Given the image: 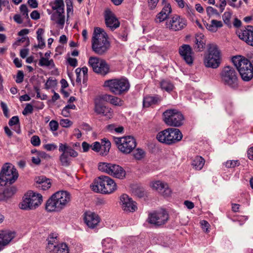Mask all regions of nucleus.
<instances>
[{
    "label": "nucleus",
    "instance_id": "nucleus-17",
    "mask_svg": "<svg viewBox=\"0 0 253 253\" xmlns=\"http://www.w3.org/2000/svg\"><path fill=\"white\" fill-rule=\"evenodd\" d=\"M239 38L248 45L253 46V26L248 25L237 31Z\"/></svg>",
    "mask_w": 253,
    "mask_h": 253
},
{
    "label": "nucleus",
    "instance_id": "nucleus-40",
    "mask_svg": "<svg viewBox=\"0 0 253 253\" xmlns=\"http://www.w3.org/2000/svg\"><path fill=\"white\" fill-rule=\"evenodd\" d=\"M64 4L63 2V0H55L54 3H53V5L52 6V8L53 10H56V11H58L60 10H64Z\"/></svg>",
    "mask_w": 253,
    "mask_h": 253
},
{
    "label": "nucleus",
    "instance_id": "nucleus-16",
    "mask_svg": "<svg viewBox=\"0 0 253 253\" xmlns=\"http://www.w3.org/2000/svg\"><path fill=\"white\" fill-rule=\"evenodd\" d=\"M187 25V20L178 15H173L166 22L167 27L174 31L181 30Z\"/></svg>",
    "mask_w": 253,
    "mask_h": 253
},
{
    "label": "nucleus",
    "instance_id": "nucleus-48",
    "mask_svg": "<svg viewBox=\"0 0 253 253\" xmlns=\"http://www.w3.org/2000/svg\"><path fill=\"white\" fill-rule=\"evenodd\" d=\"M207 14L211 17L212 15H219L217 10L211 6H208L206 9Z\"/></svg>",
    "mask_w": 253,
    "mask_h": 253
},
{
    "label": "nucleus",
    "instance_id": "nucleus-19",
    "mask_svg": "<svg viewBox=\"0 0 253 253\" xmlns=\"http://www.w3.org/2000/svg\"><path fill=\"white\" fill-rule=\"evenodd\" d=\"M178 52L182 59L189 65H192L193 63L192 54L193 51L191 46L189 44H184L180 46L178 49Z\"/></svg>",
    "mask_w": 253,
    "mask_h": 253
},
{
    "label": "nucleus",
    "instance_id": "nucleus-37",
    "mask_svg": "<svg viewBox=\"0 0 253 253\" xmlns=\"http://www.w3.org/2000/svg\"><path fill=\"white\" fill-rule=\"evenodd\" d=\"M44 30L42 28H39L37 31V39L39 41V43L38 45H35V47H39L40 48H43L45 46V42L44 40L42 38L41 35L43 33Z\"/></svg>",
    "mask_w": 253,
    "mask_h": 253
},
{
    "label": "nucleus",
    "instance_id": "nucleus-9",
    "mask_svg": "<svg viewBox=\"0 0 253 253\" xmlns=\"http://www.w3.org/2000/svg\"><path fill=\"white\" fill-rule=\"evenodd\" d=\"M46 241V251L50 253H69L68 247L66 243H59L57 233H51L48 235Z\"/></svg>",
    "mask_w": 253,
    "mask_h": 253
},
{
    "label": "nucleus",
    "instance_id": "nucleus-31",
    "mask_svg": "<svg viewBox=\"0 0 253 253\" xmlns=\"http://www.w3.org/2000/svg\"><path fill=\"white\" fill-rule=\"evenodd\" d=\"M84 221H100V218L94 212L91 211H85L83 215Z\"/></svg>",
    "mask_w": 253,
    "mask_h": 253
},
{
    "label": "nucleus",
    "instance_id": "nucleus-50",
    "mask_svg": "<svg viewBox=\"0 0 253 253\" xmlns=\"http://www.w3.org/2000/svg\"><path fill=\"white\" fill-rule=\"evenodd\" d=\"M73 123L68 119H61L60 125L64 127H68L72 125Z\"/></svg>",
    "mask_w": 253,
    "mask_h": 253
},
{
    "label": "nucleus",
    "instance_id": "nucleus-59",
    "mask_svg": "<svg viewBox=\"0 0 253 253\" xmlns=\"http://www.w3.org/2000/svg\"><path fill=\"white\" fill-rule=\"evenodd\" d=\"M90 147L93 151L99 152L101 149V144L98 142H95L90 146Z\"/></svg>",
    "mask_w": 253,
    "mask_h": 253
},
{
    "label": "nucleus",
    "instance_id": "nucleus-20",
    "mask_svg": "<svg viewBox=\"0 0 253 253\" xmlns=\"http://www.w3.org/2000/svg\"><path fill=\"white\" fill-rule=\"evenodd\" d=\"M120 203L123 210L126 212H134L137 209L135 202L126 194H123L120 197Z\"/></svg>",
    "mask_w": 253,
    "mask_h": 253
},
{
    "label": "nucleus",
    "instance_id": "nucleus-61",
    "mask_svg": "<svg viewBox=\"0 0 253 253\" xmlns=\"http://www.w3.org/2000/svg\"><path fill=\"white\" fill-rule=\"evenodd\" d=\"M67 61L70 66L75 67L78 65V61L76 58L69 57L68 58Z\"/></svg>",
    "mask_w": 253,
    "mask_h": 253
},
{
    "label": "nucleus",
    "instance_id": "nucleus-5",
    "mask_svg": "<svg viewBox=\"0 0 253 253\" xmlns=\"http://www.w3.org/2000/svg\"><path fill=\"white\" fill-rule=\"evenodd\" d=\"M116 184L108 176L101 175L94 181L92 190L102 194H110L116 189Z\"/></svg>",
    "mask_w": 253,
    "mask_h": 253
},
{
    "label": "nucleus",
    "instance_id": "nucleus-22",
    "mask_svg": "<svg viewBox=\"0 0 253 253\" xmlns=\"http://www.w3.org/2000/svg\"><path fill=\"white\" fill-rule=\"evenodd\" d=\"M15 232L9 230L0 231V251L15 237Z\"/></svg>",
    "mask_w": 253,
    "mask_h": 253
},
{
    "label": "nucleus",
    "instance_id": "nucleus-36",
    "mask_svg": "<svg viewBox=\"0 0 253 253\" xmlns=\"http://www.w3.org/2000/svg\"><path fill=\"white\" fill-rule=\"evenodd\" d=\"M112 164L113 163L106 162H100L98 165V169L100 171L109 174Z\"/></svg>",
    "mask_w": 253,
    "mask_h": 253
},
{
    "label": "nucleus",
    "instance_id": "nucleus-60",
    "mask_svg": "<svg viewBox=\"0 0 253 253\" xmlns=\"http://www.w3.org/2000/svg\"><path fill=\"white\" fill-rule=\"evenodd\" d=\"M200 226H201V228L204 230V231H205L206 232H209V228L210 227L209 222H200Z\"/></svg>",
    "mask_w": 253,
    "mask_h": 253
},
{
    "label": "nucleus",
    "instance_id": "nucleus-34",
    "mask_svg": "<svg viewBox=\"0 0 253 253\" xmlns=\"http://www.w3.org/2000/svg\"><path fill=\"white\" fill-rule=\"evenodd\" d=\"M205 160L201 156H197L193 160L192 165L197 170H201L204 164Z\"/></svg>",
    "mask_w": 253,
    "mask_h": 253
},
{
    "label": "nucleus",
    "instance_id": "nucleus-25",
    "mask_svg": "<svg viewBox=\"0 0 253 253\" xmlns=\"http://www.w3.org/2000/svg\"><path fill=\"white\" fill-rule=\"evenodd\" d=\"M204 35L202 34L196 35L193 40L194 43L193 49L196 52L202 51L205 48L206 41L204 39Z\"/></svg>",
    "mask_w": 253,
    "mask_h": 253
},
{
    "label": "nucleus",
    "instance_id": "nucleus-55",
    "mask_svg": "<svg viewBox=\"0 0 253 253\" xmlns=\"http://www.w3.org/2000/svg\"><path fill=\"white\" fill-rule=\"evenodd\" d=\"M159 0H148V4L149 9L153 10L155 9L159 2Z\"/></svg>",
    "mask_w": 253,
    "mask_h": 253
},
{
    "label": "nucleus",
    "instance_id": "nucleus-21",
    "mask_svg": "<svg viewBox=\"0 0 253 253\" xmlns=\"http://www.w3.org/2000/svg\"><path fill=\"white\" fill-rule=\"evenodd\" d=\"M169 215L168 212L164 209H161L159 211H153L150 212L148 214L147 221H167L169 220Z\"/></svg>",
    "mask_w": 253,
    "mask_h": 253
},
{
    "label": "nucleus",
    "instance_id": "nucleus-14",
    "mask_svg": "<svg viewBox=\"0 0 253 253\" xmlns=\"http://www.w3.org/2000/svg\"><path fill=\"white\" fill-rule=\"evenodd\" d=\"M59 151L62 152L59 156V160L61 164L63 167H68L70 165L71 157H76L78 155L77 152L75 151L72 147L69 146L67 143H60Z\"/></svg>",
    "mask_w": 253,
    "mask_h": 253
},
{
    "label": "nucleus",
    "instance_id": "nucleus-38",
    "mask_svg": "<svg viewBox=\"0 0 253 253\" xmlns=\"http://www.w3.org/2000/svg\"><path fill=\"white\" fill-rule=\"evenodd\" d=\"M8 125L10 126H16L18 125V126H16L15 127H17V128H15V130L16 131L17 133H20V127L19 125V119L18 116H13L12 117L8 122Z\"/></svg>",
    "mask_w": 253,
    "mask_h": 253
},
{
    "label": "nucleus",
    "instance_id": "nucleus-2",
    "mask_svg": "<svg viewBox=\"0 0 253 253\" xmlns=\"http://www.w3.org/2000/svg\"><path fill=\"white\" fill-rule=\"evenodd\" d=\"M71 201L70 194L65 191H57L47 201L45 209L48 211H59Z\"/></svg>",
    "mask_w": 253,
    "mask_h": 253
},
{
    "label": "nucleus",
    "instance_id": "nucleus-62",
    "mask_svg": "<svg viewBox=\"0 0 253 253\" xmlns=\"http://www.w3.org/2000/svg\"><path fill=\"white\" fill-rule=\"evenodd\" d=\"M66 3L67 5V12L68 14L70 12L73 11V3L71 0H66Z\"/></svg>",
    "mask_w": 253,
    "mask_h": 253
},
{
    "label": "nucleus",
    "instance_id": "nucleus-18",
    "mask_svg": "<svg viewBox=\"0 0 253 253\" xmlns=\"http://www.w3.org/2000/svg\"><path fill=\"white\" fill-rule=\"evenodd\" d=\"M104 17L106 26L111 31L115 30L120 26V22L110 10H105Z\"/></svg>",
    "mask_w": 253,
    "mask_h": 253
},
{
    "label": "nucleus",
    "instance_id": "nucleus-15",
    "mask_svg": "<svg viewBox=\"0 0 253 253\" xmlns=\"http://www.w3.org/2000/svg\"><path fill=\"white\" fill-rule=\"evenodd\" d=\"M88 64L93 71L98 74L104 76L109 72V65L104 59L97 57H90Z\"/></svg>",
    "mask_w": 253,
    "mask_h": 253
},
{
    "label": "nucleus",
    "instance_id": "nucleus-11",
    "mask_svg": "<svg viewBox=\"0 0 253 253\" xmlns=\"http://www.w3.org/2000/svg\"><path fill=\"white\" fill-rule=\"evenodd\" d=\"M18 177V173L16 169L7 163L5 164L0 173V185L12 184L17 180Z\"/></svg>",
    "mask_w": 253,
    "mask_h": 253
},
{
    "label": "nucleus",
    "instance_id": "nucleus-51",
    "mask_svg": "<svg viewBox=\"0 0 253 253\" xmlns=\"http://www.w3.org/2000/svg\"><path fill=\"white\" fill-rule=\"evenodd\" d=\"M31 142L34 146H38L40 145L41 140L38 136L34 135L31 138Z\"/></svg>",
    "mask_w": 253,
    "mask_h": 253
},
{
    "label": "nucleus",
    "instance_id": "nucleus-35",
    "mask_svg": "<svg viewBox=\"0 0 253 253\" xmlns=\"http://www.w3.org/2000/svg\"><path fill=\"white\" fill-rule=\"evenodd\" d=\"M103 144L101 145L100 154L102 156H106L109 151L111 148V142L106 139H102Z\"/></svg>",
    "mask_w": 253,
    "mask_h": 253
},
{
    "label": "nucleus",
    "instance_id": "nucleus-47",
    "mask_svg": "<svg viewBox=\"0 0 253 253\" xmlns=\"http://www.w3.org/2000/svg\"><path fill=\"white\" fill-rule=\"evenodd\" d=\"M110 103L116 106H121L123 104V101L118 97L112 95Z\"/></svg>",
    "mask_w": 253,
    "mask_h": 253
},
{
    "label": "nucleus",
    "instance_id": "nucleus-26",
    "mask_svg": "<svg viewBox=\"0 0 253 253\" xmlns=\"http://www.w3.org/2000/svg\"><path fill=\"white\" fill-rule=\"evenodd\" d=\"M94 111L97 114H102L107 119H110L113 116V112L111 108L100 104H95Z\"/></svg>",
    "mask_w": 253,
    "mask_h": 253
},
{
    "label": "nucleus",
    "instance_id": "nucleus-13",
    "mask_svg": "<svg viewBox=\"0 0 253 253\" xmlns=\"http://www.w3.org/2000/svg\"><path fill=\"white\" fill-rule=\"evenodd\" d=\"M115 142L119 150L123 153H130L136 146L135 139L131 136L115 138Z\"/></svg>",
    "mask_w": 253,
    "mask_h": 253
},
{
    "label": "nucleus",
    "instance_id": "nucleus-64",
    "mask_svg": "<svg viewBox=\"0 0 253 253\" xmlns=\"http://www.w3.org/2000/svg\"><path fill=\"white\" fill-rule=\"evenodd\" d=\"M44 148L48 151H52L56 149L57 146L54 144H47L44 146Z\"/></svg>",
    "mask_w": 253,
    "mask_h": 253
},
{
    "label": "nucleus",
    "instance_id": "nucleus-63",
    "mask_svg": "<svg viewBox=\"0 0 253 253\" xmlns=\"http://www.w3.org/2000/svg\"><path fill=\"white\" fill-rule=\"evenodd\" d=\"M31 17L34 20H38L40 18V14L37 10H34L31 13Z\"/></svg>",
    "mask_w": 253,
    "mask_h": 253
},
{
    "label": "nucleus",
    "instance_id": "nucleus-4",
    "mask_svg": "<svg viewBox=\"0 0 253 253\" xmlns=\"http://www.w3.org/2000/svg\"><path fill=\"white\" fill-rule=\"evenodd\" d=\"M221 82L225 86L233 89L239 87V79L237 72L230 66L224 67L220 73Z\"/></svg>",
    "mask_w": 253,
    "mask_h": 253
},
{
    "label": "nucleus",
    "instance_id": "nucleus-3",
    "mask_svg": "<svg viewBox=\"0 0 253 253\" xmlns=\"http://www.w3.org/2000/svg\"><path fill=\"white\" fill-rule=\"evenodd\" d=\"M232 61L240 73L242 80L246 82L253 78V66L252 63L246 58L234 56Z\"/></svg>",
    "mask_w": 253,
    "mask_h": 253
},
{
    "label": "nucleus",
    "instance_id": "nucleus-43",
    "mask_svg": "<svg viewBox=\"0 0 253 253\" xmlns=\"http://www.w3.org/2000/svg\"><path fill=\"white\" fill-rule=\"evenodd\" d=\"M145 152L141 149H137L133 153L134 157L138 160H140L143 158L145 156Z\"/></svg>",
    "mask_w": 253,
    "mask_h": 253
},
{
    "label": "nucleus",
    "instance_id": "nucleus-1",
    "mask_svg": "<svg viewBox=\"0 0 253 253\" xmlns=\"http://www.w3.org/2000/svg\"><path fill=\"white\" fill-rule=\"evenodd\" d=\"M110 47V42L104 30L99 27L95 28L91 39L92 51L99 55H103L107 53Z\"/></svg>",
    "mask_w": 253,
    "mask_h": 253
},
{
    "label": "nucleus",
    "instance_id": "nucleus-44",
    "mask_svg": "<svg viewBox=\"0 0 253 253\" xmlns=\"http://www.w3.org/2000/svg\"><path fill=\"white\" fill-rule=\"evenodd\" d=\"M20 10L24 17L28 20H30L28 15V9L26 4H22L20 7Z\"/></svg>",
    "mask_w": 253,
    "mask_h": 253
},
{
    "label": "nucleus",
    "instance_id": "nucleus-41",
    "mask_svg": "<svg viewBox=\"0 0 253 253\" xmlns=\"http://www.w3.org/2000/svg\"><path fill=\"white\" fill-rule=\"evenodd\" d=\"M64 4L63 2V0H55L54 3H53V5L52 6V8L53 10H56V11H58L60 10H64Z\"/></svg>",
    "mask_w": 253,
    "mask_h": 253
},
{
    "label": "nucleus",
    "instance_id": "nucleus-33",
    "mask_svg": "<svg viewBox=\"0 0 253 253\" xmlns=\"http://www.w3.org/2000/svg\"><path fill=\"white\" fill-rule=\"evenodd\" d=\"M204 25L209 31L212 32H215L217 28H221L223 26L221 21L216 20H212L211 24L205 23Z\"/></svg>",
    "mask_w": 253,
    "mask_h": 253
},
{
    "label": "nucleus",
    "instance_id": "nucleus-6",
    "mask_svg": "<svg viewBox=\"0 0 253 253\" xmlns=\"http://www.w3.org/2000/svg\"><path fill=\"white\" fill-rule=\"evenodd\" d=\"M204 62L207 67L216 69L221 63V53L218 46L214 43L208 45V53L205 54Z\"/></svg>",
    "mask_w": 253,
    "mask_h": 253
},
{
    "label": "nucleus",
    "instance_id": "nucleus-10",
    "mask_svg": "<svg viewBox=\"0 0 253 253\" xmlns=\"http://www.w3.org/2000/svg\"><path fill=\"white\" fill-rule=\"evenodd\" d=\"M104 86L109 87L110 91L114 94L121 95L128 91L130 84L126 79H115L105 81Z\"/></svg>",
    "mask_w": 253,
    "mask_h": 253
},
{
    "label": "nucleus",
    "instance_id": "nucleus-53",
    "mask_svg": "<svg viewBox=\"0 0 253 253\" xmlns=\"http://www.w3.org/2000/svg\"><path fill=\"white\" fill-rule=\"evenodd\" d=\"M239 162L238 161H228L225 163V167L228 168H234L236 166L239 165Z\"/></svg>",
    "mask_w": 253,
    "mask_h": 253
},
{
    "label": "nucleus",
    "instance_id": "nucleus-27",
    "mask_svg": "<svg viewBox=\"0 0 253 253\" xmlns=\"http://www.w3.org/2000/svg\"><path fill=\"white\" fill-rule=\"evenodd\" d=\"M64 10H60L58 11H55L51 16V20L54 21L60 26L62 29L65 24V15H64Z\"/></svg>",
    "mask_w": 253,
    "mask_h": 253
},
{
    "label": "nucleus",
    "instance_id": "nucleus-8",
    "mask_svg": "<svg viewBox=\"0 0 253 253\" xmlns=\"http://www.w3.org/2000/svg\"><path fill=\"white\" fill-rule=\"evenodd\" d=\"M42 201L41 194L29 191L23 196L19 207L24 210H35L41 205Z\"/></svg>",
    "mask_w": 253,
    "mask_h": 253
},
{
    "label": "nucleus",
    "instance_id": "nucleus-52",
    "mask_svg": "<svg viewBox=\"0 0 253 253\" xmlns=\"http://www.w3.org/2000/svg\"><path fill=\"white\" fill-rule=\"evenodd\" d=\"M164 223L165 222H148V225L146 224H144V225L150 228H157L163 226Z\"/></svg>",
    "mask_w": 253,
    "mask_h": 253
},
{
    "label": "nucleus",
    "instance_id": "nucleus-24",
    "mask_svg": "<svg viewBox=\"0 0 253 253\" xmlns=\"http://www.w3.org/2000/svg\"><path fill=\"white\" fill-rule=\"evenodd\" d=\"M153 187L165 197H168L171 194V191L169 188L168 184L162 181H157L155 182L153 184Z\"/></svg>",
    "mask_w": 253,
    "mask_h": 253
},
{
    "label": "nucleus",
    "instance_id": "nucleus-30",
    "mask_svg": "<svg viewBox=\"0 0 253 253\" xmlns=\"http://www.w3.org/2000/svg\"><path fill=\"white\" fill-rule=\"evenodd\" d=\"M36 182L39 184L38 187L41 188L43 190H46L51 186V182L49 179L43 176H40L36 178Z\"/></svg>",
    "mask_w": 253,
    "mask_h": 253
},
{
    "label": "nucleus",
    "instance_id": "nucleus-7",
    "mask_svg": "<svg viewBox=\"0 0 253 253\" xmlns=\"http://www.w3.org/2000/svg\"><path fill=\"white\" fill-rule=\"evenodd\" d=\"M182 137L181 132L176 128H168L159 132L157 135V139L159 141L168 145L180 141Z\"/></svg>",
    "mask_w": 253,
    "mask_h": 253
},
{
    "label": "nucleus",
    "instance_id": "nucleus-49",
    "mask_svg": "<svg viewBox=\"0 0 253 253\" xmlns=\"http://www.w3.org/2000/svg\"><path fill=\"white\" fill-rule=\"evenodd\" d=\"M33 111V106L30 104H26V106L24 109L23 110L22 112V114L24 115H26L27 114L30 113H32Z\"/></svg>",
    "mask_w": 253,
    "mask_h": 253
},
{
    "label": "nucleus",
    "instance_id": "nucleus-42",
    "mask_svg": "<svg viewBox=\"0 0 253 253\" xmlns=\"http://www.w3.org/2000/svg\"><path fill=\"white\" fill-rule=\"evenodd\" d=\"M232 13L230 12H225L222 15L223 20L225 24L228 27H231L230 19L231 17Z\"/></svg>",
    "mask_w": 253,
    "mask_h": 253
},
{
    "label": "nucleus",
    "instance_id": "nucleus-58",
    "mask_svg": "<svg viewBox=\"0 0 253 253\" xmlns=\"http://www.w3.org/2000/svg\"><path fill=\"white\" fill-rule=\"evenodd\" d=\"M39 65L42 67H48V59L46 58L41 57L39 61Z\"/></svg>",
    "mask_w": 253,
    "mask_h": 253
},
{
    "label": "nucleus",
    "instance_id": "nucleus-57",
    "mask_svg": "<svg viewBox=\"0 0 253 253\" xmlns=\"http://www.w3.org/2000/svg\"><path fill=\"white\" fill-rule=\"evenodd\" d=\"M24 80V73L22 71H18L16 79V82L17 83H21Z\"/></svg>",
    "mask_w": 253,
    "mask_h": 253
},
{
    "label": "nucleus",
    "instance_id": "nucleus-56",
    "mask_svg": "<svg viewBox=\"0 0 253 253\" xmlns=\"http://www.w3.org/2000/svg\"><path fill=\"white\" fill-rule=\"evenodd\" d=\"M0 106L2 109V111H3V114L4 115V116L6 118H9V115L8 114V109L6 104L5 103H4L3 102H1Z\"/></svg>",
    "mask_w": 253,
    "mask_h": 253
},
{
    "label": "nucleus",
    "instance_id": "nucleus-54",
    "mask_svg": "<svg viewBox=\"0 0 253 253\" xmlns=\"http://www.w3.org/2000/svg\"><path fill=\"white\" fill-rule=\"evenodd\" d=\"M50 129L52 131H56L58 129L59 124L58 123L54 120H52L49 124Z\"/></svg>",
    "mask_w": 253,
    "mask_h": 253
},
{
    "label": "nucleus",
    "instance_id": "nucleus-46",
    "mask_svg": "<svg viewBox=\"0 0 253 253\" xmlns=\"http://www.w3.org/2000/svg\"><path fill=\"white\" fill-rule=\"evenodd\" d=\"M57 82L56 80L49 78L45 84V88L48 89L51 87L55 86Z\"/></svg>",
    "mask_w": 253,
    "mask_h": 253
},
{
    "label": "nucleus",
    "instance_id": "nucleus-12",
    "mask_svg": "<svg viewBox=\"0 0 253 253\" xmlns=\"http://www.w3.org/2000/svg\"><path fill=\"white\" fill-rule=\"evenodd\" d=\"M164 121L169 126L178 127L183 125L184 117L182 113L176 109H169L163 113Z\"/></svg>",
    "mask_w": 253,
    "mask_h": 253
},
{
    "label": "nucleus",
    "instance_id": "nucleus-45",
    "mask_svg": "<svg viewBox=\"0 0 253 253\" xmlns=\"http://www.w3.org/2000/svg\"><path fill=\"white\" fill-rule=\"evenodd\" d=\"M24 42H26L25 46H28L30 44V40L29 38L27 37H23L21 39H19L15 42L14 44L16 45H20L21 43Z\"/></svg>",
    "mask_w": 253,
    "mask_h": 253
},
{
    "label": "nucleus",
    "instance_id": "nucleus-39",
    "mask_svg": "<svg viewBox=\"0 0 253 253\" xmlns=\"http://www.w3.org/2000/svg\"><path fill=\"white\" fill-rule=\"evenodd\" d=\"M160 84L162 89L168 92H169L173 89V85L168 80H163Z\"/></svg>",
    "mask_w": 253,
    "mask_h": 253
},
{
    "label": "nucleus",
    "instance_id": "nucleus-32",
    "mask_svg": "<svg viewBox=\"0 0 253 253\" xmlns=\"http://www.w3.org/2000/svg\"><path fill=\"white\" fill-rule=\"evenodd\" d=\"M160 100V98L158 95L146 96L144 97L143 99V106L146 107H148L151 105L157 104Z\"/></svg>",
    "mask_w": 253,
    "mask_h": 253
},
{
    "label": "nucleus",
    "instance_id": "nucleus-29",
    "mask_svg": "<svg viewBox=\"0 0 253 253\" xmlns=\"http://www.w3.org/2000/svg\"><path fill=\"white\" fill-rule=\"evenodd\" d=\"M171 8L169 3H166L162 11L157 15V19L159 22L166 20L171 12Z\"/></svg>",
    "mask_w": 253,
    "mask_h": 253
},
{
    "label": "nucleus",
    "instance_id": "nucleus-28",
    "mask_svg": "<svg viewBox=\"0 0 253 253\" xmlns=\"http://www.w3.org/2000/svg\"><path fill=\"white\" fill-rule=\"evenodd\" d=\"M17 192V188L12 186L6 188L3 192H0V201L6 200L13 196Z\"/></svg>",
    "mask_w": 253,
    "mask_h": 253
},
{
    "label": "nucleus",
    "instance_id": "nucleus-23",
    "mask_svg": "<svg viewBox=\"0 0 253 253\" xmlns=\"http://www.w3.org/2000/svg\"><path fill=\"white\" fill-rule=\"evenodd\" d=\"M108 174L113 176L114 177L123 179L126 177V172L122 167L118 165L112 164Z\"/></svg>",
    "mask_w": 253,
    "mask_h": 253
}]
</instances>
